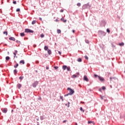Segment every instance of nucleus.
<instances>
[{"instance_id": "5fc2aeb1", "label": "nucleus", "mask_w": 125, "mask_h": 125, "mask_svg": "<svg viewBox=\"0 0 125 125\" xmlns=\"http://www.w3.org/2000/svg\"><path fill=\"white\" fill-rule=\"evenodd\" d=\"M99 90H100V91H101V89H100Z\"/></svg>"}, {"instance_id": "c85d7f7f", "label": "nucleus", "mask_w": 125, "mask_h": 125, "mask_svg": "<svg viewBox=\"0 0 125 125\" xmlns=\"http://www.w3.org/2000/svg\"><path fill=\"white\" fill-rule=\"evenodd\" d=\"M106 32H107V33H108V34H110V30H109V28H107V29H106Z\"/></svg>"}, {"instance_id": "ddd939ff", "label": "nucleus", "mask_w": 125, "mask_h": 125, "mask_svg": "<svg viewBox=\"0 0 125 125\" xmlns=\"http://www.w3.org/2000/svg\"><path fill=\"white\" fill-rule=\"evenodd\" d=\"M118 45H120V46H124L125 45V43L124 42H121Z\"/></svg>"}, {"instance_id": "72a5a7b5", "label": "nucleus", "mask_w": 125, "mask_h": 125, "mask_svg": "<svg viewBox=\"0 0 125 125\" xmlns=\"http://www.w3.org/2000/svg\"><path fill=\"white\" fill-rule=\"evenodd\" d=\"M85 42H86V43H89V41H88V40H86Z\"/></svg>"}, {"instance_id": "49530a36", "label": "nucleus", "mask_w": 125, "mask_h": 125, "mask_svg": "<svg viewBox=\"0 0 125 125\" xmlns=\"http://www.w3.org/2000/svg\"><path fill=\"white\" fill-rule=\"evenodd\" d=\"M63 11H64V10H60V12H63Z\"/></svg>"}, {"instance_id": "2eb2a0df", "label": "nucleus", "mask_w": 125, "mask_h": 125, "mask_svg": "<svg viewBox=\"0 0 125 125\" xmlns=\"http://www.w3.org/2000/svg\"><path fill=\"white\" fill-rule=\"evenodd\" d=\"M62 69L63 70H65V69H67V66H66V65L62 66Z\"/></svg>"}, {"instance_id": "dca6fc26", "label": "nucleus", "mask_w": 125, "mask_h": 125, "mask_svg": "<svg viewBox=\"0 0 125 125\" xmlns=\"http://www.w3.org/2000/svg\"><path fill=\"white\" fill-rule=\"evenodd\" d=\"M88 124H92L93 125L95 124V123H94V122H92V121H88Z\"/></svg>"}, {"instance_id": "bb28decb", "label": "nucleus", "mask_w": 125, "mask_h": 125, "mask_svg": "<svg viewBox=\"0 0 125 125\" xmlns=\"http://www.w3.org/2000/svg\"><path fill=\"white\" fill-rule=\"evenodd\" d=\"M60 99L62 100V101H64V99H63V96H60Z\"/></svg>"}, {"instance_id": "5701e85b", "label": "nucleus", "mask_w": 125, "mask_h": 125, "mask_svg": "<svg viewBox=\"0 0 125 125\" xmlns=\"http://www.w3.org/2000/svg\"><path fill=\"white\" fill-rule=\"evenodd\" d=\"M57 33L58 34H61V30L60 29H58Z\"/></svg>"}, {"instance_id": "1a4fd4ad", "label": "nucleus", "mask_w": 125, "mask_h": 125, "mask_svg": "<svg viewBox=\"0 0 125 125\" xmlns=\"http://www.w3.org/2000/svg\"><path fill=\"white\" fill-rule=\"evenodd\" d=\"M9 40H10V41H13L14 42H15V38L14 37H10Z\"/></svg>"}, {"instance_id": "e433bc0d", "label": "nucleus", "mask_w": 125, "mask_h": 125, "mask_svg": "<svg viewBox=\"0 0 125 125\" xmlns=\"http://www.w3.org/2000/svg\"><path fill=\"white\" fill-rule=\"evenodd\" d=\"M55 22H59V20H58V19H57L55 20Z\"/></svg>"}, {"instance_id": "f8f14e48", "label": "nucleus", "mask_w": 125, "mask_h": 125, "mask_svg": "<svg viewBox=\"0 0 125 125\" xmlns=\"http://www.w3.org/2000/svg\"><path fill=\"white\" fill-rule=\"evenodd\" d=\"M20 63L24 65L25 64V61H24L23 60H22L20 62Z\"/></svg>"}, {"instance_id": "a878e982", "label": "nucleus", "mask_w": 125, "mask_h": 125, "mask_svg": "<svg viewBox=\"0 0 125 125\" xmlns=\"http://www.w3.org/2000/svg\"><path fill=\"white\" fill-rule=\"evenodd\" d=\"M9 59H10V58H9V57L7 56L6 57V60H7L8 61Z\"/></svg>"}, {"instance_id": "8fccbe9b", "label": "nucleus", "mask_w": 125, "mask_h": 125, "mask_svg": "<svg viewBox=\"0 0 125 125\" xmlns=\"http://www.w3.org/2000/svg\"><path fill=\"white\" fill-rule=\"evenodd\" d=\"M16 42H19V41H17Z\"/></svg>"}, {"instance_id": "58836bf2", "label": "nucleus", "mask_w": 125, "mask_h": 125, "mask_svg": "<svg viewBox=\"0 0 125 125\" xmlns=\"http://www.w3.org/2000/svg\"><path fill=\"white\" fill-rule=\"evenodd\" d=\"M16 11L17 12H18V11H20V9H19V8L17 9Z\"/></svg>"}, {"instance_id": "79ce46f5", "label": "nucleus", "mask_w": 125, "mask_h": 125, "mask_svg": "<svg viewBox=\"0 0 125 125\" xmlns=\"http://www.w3.org/2000/svg\"><path fill=\"white\" fill-rule=\"evenodd\" d=\"M54 68L57 70V69H58V66H55Z\"/></svg>"}, {"instance_id": "c9c22d12", "label": "nucleus", "mask_w": 125, "mask_h": 125, "mask_svg": "<svg viewBox=\"0 0 125 125\" xmlns=\"http://www.w3.org/2000/svg\"><path fill=\"white\" fill-rule=\"evenodd\" d=\"M70 107V102H68V105H67V107L69 108Z\"/></svg>"}, {"instance_id": "9d476101", "label": "nucleus", "mask_w": 125, "mask_h": 125, "mask_svg": "<svg viewBox=\"0 0 125 125\" xmlns=\"http://www.w3.org/2000/svg\"><path fill=\"white\" fill-rule=\"evenodd\" d=\"M2 111L3 113H5L7 112V108H3L2 109Z\"/></svg>"}, {"instance_id": "39448f33", "label": "nucleus", "mask_w": 125, "mask_h": 125, "mask_svg": "<svg viewBox=\"0 0 125 125\" xmlns=\"http://www.w3.org/2000/svg\"><path fill=\"white\" fill-rule=\"evenodd\" d=\"M88 7V4H85L83 6L82 8L83 9H86V8H87Z\"/></svg>"}, {"instance_id": "3c124183", "label": "nucleus", "mask_w": 125, "mask_h": 125, "mask_svg": "<svg viewBox=\"0 0 125 125\" xmlns=\"http://www.w3.org/2000/svg\"><path fill=\"white\" fill-rule=\"evenodd\" d=\"M49 68L48 67H46V69L48 70Z\"/></svg>"}, {"instance_id": "603ef678", "label": "nucleus", "mask_w": 125, "mask_h": 125, "mask_svg": "<svg viewBox=\"0 0 125 125\" xmlns=\"http://www.w3.org/2000/svg\"><path fill=\"white\" fill-rule=\"evenodd\" d=\"M36 63H39V61H36Z\"/></svg>"}, {"instance_id": "20e7f679", "label": "nucleus", "mask_w": 125, "mask_h": 125, "mask_svg": "<svg viewBox=\"0 0 125 125\" xmlns=\"http://www.w3.org/2000/svg\"><path fill=\"white\" fill-rule=\"evenodd\" d=\"M38 84H39V82L38 81H35L33 84H32V86L33 87H36V86H37V85H38Z\"/></svg>"}, {"instance_id": "412c9836", "label": "nucleus", "mask_w": 125, "mask_h": 125, "mask_svg": "<svg viewBox=\"0 0 125 125\" xmlns=\"http://www.w3.org/2000/svg\"><path fill=\"white\" fill-rule=\"evenodd\" d=\"M72 78L73 79H75V78H77V75L76 74H74V75L72 76Z\"/></svg>"}, {"instance_id": "aec40b11", "label": "nucleus", "mask_w": 125, "mask_h": 125, "mask_svg": "<svg viewBox=\"0 0 125 125\" xmlns=\"http://www.w3.org/2000/svg\"><path fill=\"white\" fill-rule=\"evenodd\" d=\"M21 37H24L25 36V34L24 33H20Z\"/></svg>"}, {"instance_id": "a19ab883", "label": "nucleus", "mask_w": 125, "mask_h": 125, "mask_svg": "<svg viewBox=\"0 0 125 125\" xmlns=\"http://www.w3.org/2000/svg\"><path fill=\"white\" fill-rule=\"evenodd\" d=\"M18 52V51L17 50H15L14 53H16V54H17Z\"/></svg>"}, {"instance_id": "423d86ee", "label": "nucleus", "mask_w": 125, "mask_h": 125, "mask_svg": "<svg viewBox=\"0 0 125 125\" xmlns=\"http://www.w3.org/2000/svg\"><path fill=\"white\" fill-rule=\"evenodd\" d=\"M83 80L85 81L86 82H89V80H88V78H87V76L86 75L84 76Z\"/></svg>"}, {"instance_id": "09e8293b", "label": "nucleus", "mask_w": 125, "mask_h": 125, "mask_svg": "<svg viewBox=\"0 0 125 125\" xmlns=\"http://www.w3.org/2000/svg\"><path fill=\"white\" fill-rule=\"evenodd\" d=\"M72 32H73V33H75V30H72Z\"/></svg>"}, {"instance_id": "2f4dec72", "label": "nucleus", "mask_w": 125, "mask_h": 125, "mask_svg": "<svg viewBox=\"0 0 125 125\" xmlns=\"http://www.w3.org/2000/svg\"><path fill=\"white\" fill-rule=\"evenodd\" d=\"M102 88L103 90H105V89H106V88L105 87V86H103L102 87Z\"/></svg>"}, {"instance_id": "cd10ccee", "label": "nucleus", "mask_w": 125, "mask_h": 125, "mask_svg": "<svg viewBox=\"0 0 125 125\" xmlns=\"http://www.w3.org/2000/svg\"><path fill=\"white\" fill-rule=\"evenodd\" d=\"M3 34H4V35H6V36H7V31H4L3 32Z\"/></svg>"}, {"instance_id": "f704fd0d", "label": "nucleus", "mask_w": 125, "mask_h": 125, "mask_svg": "<svg viewBox=\"0 0 125 125\" xmlns=\"http://www.w3.org/2000/svg\"><path fill=\"white\" fill-rule=\"evenodd\" d=\"M66 69H67V71H70L71 68H70V67H67Z\"/></svg>"}, {"instance_id": "7ed1b4c3", "label": "nucleus", "mask_w": 125, "mask_h": 125, "mask_svg": "<svg viewBox=\"0 0 125 125\" xmlns=\"http://www.w3.org/2000/svg\"><path fill=\"white\" fill-rule=\"evenodd\" d=\"M25 33H34V31L29 29H25Z\"/></svg>"}, {"instance_id": "4be33fe9", "label": "nucleus", "mask_w": 125, "mask_h": 125, "mask_svg": "<svg viewBox=\"0 0 125 125\" xmlns=\"http://www.w3.org/2000/svg\"><path fill=\"white\" fill-rule=\"evenodd\" d=\"M80 111H82L83 113H84V110L83 109V107L80 108Z\"/></svg>"}, {"instance_id": "b1692460", "label": "nucleus", "mask_w": 125, "mask_h": 125, "mask_svg": "<svg viewBox=\"0 0 125 125\" xmlns=\"http://www.w3.org/2000/svg\"><path fill=\"white\" fill-rule=\"evenodd\" d=\"M77 61L78 62H82V59H81V58L78 59Z\"/></svg>"}, {"instance_id": "6ab92c4d", "label": "nucleus", "mask_w": 125, "mask_h": 125, "mask_svg": "<svg viewBox=\"0 0 125 125\" xmlns=\"http://www.w3.org/2000/svg\"><path fill=\"white\" fill-rule=\"evenodd\" d=\"M14 75H17V69H15L14 70Z\"/></svg>"}, {"instance_id": "9b49d317", "label": "nucleus", "mask_w": 125, "mask_h": 125, "mask_svg": "<svg viewBox=\"0 0 125 125\" xmlns=\"http://www.w3.org/2000/svg\"><path fill=\"white\" fill-rule=\"evenodd\" d=\"M61 21H62V22H63L64 23H65V22H67V20H65V19H64V18H62L61 19Z\"/></svg>"}, {"instance_id": "4468645a", "label": "nucleus", "mask_w": 125, "mask_h": 125, "mask_svg": "<svg viewBox=\"0 0 125 125\" xmlns=\"http://www.w3.org/2000/svg\"><path fill=\"white\" fill-rule=\"evenodd\" d=\"M47 52H48V54H49V55H50V54H51V50L48 49Z\"/></svg>"}, {"instance_id": "864d4df0", "label": "nucleus", "mask_w": 125, "mask_h": 125, "mask_svg": "<svg viewBox=\"0 0 125 125\" xmlns=\"http://www.w3.org/2000/svg\"><path fill=\"white\" fill-rule=\"evenodd\" d=\"M101 99H103V97H101Z\"/></svg>"}, {"instance_id": "4c0bfd02", "label": "nucleus", "mask_w": 125, "mask_h": 125, "mask_svg": "<svg viewBox=\"0 0 125 125\" xmlns=\"http://www.w3.org/2000/svg\"><path fill=\"white\" fill-rule=\"evenodd\" d=\"M17 54H16V53H14V58H15L16 57V55H17Z\"/></svg>"}, {"instance_id": "c03bdc74", "label": "nucleus", "mask_w": 125, "mask_h": 125, "mask_svg": "<svg viewBox=\"0 0 125 125\" xmlns=\"http://www.w3.org/2000/svg\"><path fill=\"white\" fill-rule=\"evenodd\" d=\"M58 53H59V54H60V55H61V52L59 51V52H58Z\"/></svg>"}, {"instance_id": "6e6552de", "label": "nucleus", "mask_w": 125, "mask_h": 125, "mask_svg": "<svg viewBox=\"0 0 125 125\" xmlns=\"http://www.w3.org/2000/svg\"><path fill=\"white\" fill-rule=\"evenodd\" d=\"M45 119V116H44V115L41 116L40 117V120H41V121H43V120H44Z\"/></svg>"}, {"instance_id": "c756f323", "label": "nucleus", "mask_w": 125, "mask_h": 125, "mask_svg": "<svg viewBox=\"0 0 125 125\" xmlns=\"http://www.w3.org/2000/svg\"><path fill=\"white\" fill-rule=\"evenodd\" d=\"M77 6L80 7V6H81V3H78L77 4Z\"/></svg>"}, {"instance_id": "6e6d98bb", "label": "nucleus", "mask_w": 125, "mask_h": 125, "mask_svg": "<svg viewBox=\"0 0 125 125\" xmlns=\"http://www.w3.org/2000/svg\"><path fill=\"white\" fill-rule=\"evenodd\" d=\"M81 103H84V102H81Z\"/></svg>"}, {"instance_id": "de8ad7c7", "label": "nucleus", "mask_w": 125, "mask_h": 125, "mask_svg": "<svg viewBox=\"0 0 125 125\" xmlns=\"http://www.w3.org/2000/svg\"><path fill=\"white\" fill-rule=\"evenodd\" d=\"M39 20H40L41 21H42V18H39Z\"/></svg>"}, {"instance_id": "ea45409f", "label": "nucleus", "mask_w": 125, "mask_h": 125, "mask_svg": "<svg viewBox=\"0 0 125 125\" xmlns=\"http://www.w3.org/2000/svg\"><path fill=\"white\" fill-rule=\"evenodd\" d=\"M13 3H14V4H16V1H13Z\"/></svg>"}, {"instance_id": "a18cd8bd", "label": "nucleus", "mask_w": 125, "mask_h": 125, "mask_svg": "<svg viewBox=\"0 0 125 125\" xmlns=\"http://www.w3.org/2000/svg\"><path fill=\"white\" fill-rule=\"evenodd\" d=\"M85 59H87V60L88 59V58L87 57V56H85Z\"/></svg>"}, {"instance_id": "7c9ffc66", "label": "nucleus", "mask_w": 125, "mask_h": 125, "mask_svg": "<svg viewBox=\"0 0 125 125\" xmlns=\"http://www.w3.org/2000/svg\"><path fill=\"white\" fill-rule=\"evenodd\" d=\"M19 79H20V80H22V79H24V77L21 76V77H19Z\"/></svg>"}, {"instance_id": "37998d69", "label": "nucleus", "mask_w": 125, "mask_h": 125, "mask_svg": "<svg viewBox=\"0 0 125 125\" xmlns=\"http://www.w3.org/2000/svg\"><path fill=\"white\" fill-rule=\"evenodd\" d=\"M66 122H67L66 120H64V121L62 122V123H66Z\"/></svg>"}, {"instance_id": "a211bd4d", "label": "nucleus", "mask_w": 125, "mask_h": 125, "mask_svg": "<svg viewBox=\"0 0 125 125\" xmlns=\"http://www.w3.org/2000/svg\"><path fill=\"white\" fill-rule=\"evenodd\" d=\"M36 22H37V21H33L32 22V25H34V24H36Z\"/></svg>"}, {"instance_id": "473e14b6", "label": "nucleus", "mask_w": 125, "mask_h": 125, "mask_svg": "<svg viewBox=\"0 0 125 125\" xmlns=\"http://www.w3.org/2000/svg\"><path fill=\"white\" fill-rule=\"evenodd\" d=\"M44 37V35H43V34H42L41 35V38H43Z\"/></svg>"}, {"instance_id": "393cba45", "label": "nucleus", "mask_w": 125, "mask_h": 125, "mask_svg": "<svg viewBox=\"0 0 125 125\" xmlns=\"http://www.w3.org/2000/svg\"><path fill=\"white\" fill-rule=\"evenodd\" d=\"M18 66H19V64L18 63H16V65H14V68H17V67H18Z\"/></svg>"}, {"instance_id": "4d7b16f0", "label": "nucleus", "mask_w": 125, "mask_h": 125, "mask_svg": "<svg viewBox=\"0 0 125 125\" xmlns=\"http://www.w3.org/2000/svg\"><path fill=\"white\" fill-rule=\"evenodd\" d=\"M65 106H67V104H65Z\"/></svg>"}, {"instance_id": "f257e3e1", "label": "nucleus", "mask_w": 125, "mask_h": 125, "mask_svg": "<svg viewBox=\"0 0 125 125\" xmlns=\"http://www.w3.org/2000/svg\"><path fill=\"white\" fill-rule=\"evenodd\" d=\"M67 90H69V93L68 94L65 95L64 96H68V95H73V94H74L75 93V91L70 88H67Z\"/></svg>"}, {"instance_id": "f3484780", "label": "nucleus", "mask_w": 125, "mask_h": 125, "mask_svg": "<svg viewBox=\"0 0 125 125\" xmlns=\"http://www.w3.org/2000/svg\"><path fill=\"white\" fill-rule=\"evenodd\" d=\"M44 50H48V47L47 46H45L44 47Z\"/></svg>"}, {"instance_id": "f03ea898", "label": "nucleus", "mask_w": 125, "mask_h": 125, "mask_svg": "<svg viewBox=\"0 0 125 125\" xmlns=\"http://www.w3.org/2000/svg\"><path fill=\"white\" fill-rule=\"evenodd\" d=\"M94 77H95V78H97V77H98V78H99V80L102 82H103L104 81V78H103L100 76H98L96 74H94Z\"/></svg>"}, {"instance_id": "0eeeda50", "label": "nucleus", "mask_w": 125, "mask_h": 125, "mask_svg": "<svg viewBox=\"0 0 125 125\" xmlns=\"http://www.w3.org/2000/svg\"><path fill=\"white\" fill-rule=\"evenodd\" d=\"M18 88H19V89H20V88H21V87H22V84H20V83H18L17 85Z\"/></svg>"}]
</instances>
